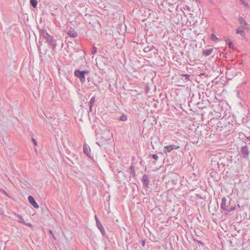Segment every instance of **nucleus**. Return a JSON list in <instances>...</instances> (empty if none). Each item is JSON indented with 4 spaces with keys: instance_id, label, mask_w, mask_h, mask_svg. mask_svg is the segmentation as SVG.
Listing matches in <instances>:
<instances>
[{
    "instance_id": "nucleus-1",
    "label": "nucleus",
    "mask_w": 250,
    "mask_h": 250,
    "mask_svg": "<svg viewBox=\"0 0 250 250\" xmlns=\"http://www.w3.org/2000/svg\"><path fill=\"white\" fill-rule=\"evenodd\" d=\"M220 208L224 211L230 212L235 209V204L229 197L222 198Z\"/></svg>"
},
{
    "instance_id": "nucleus-2",
    "label": "nucleus",
    "mask_w": 250,
    "mask_h": 250,
    "mask_svg": "<svg viewBox=\"0 0 250 250\" xmlns=\"http://www.w3.org/2000/svg\"><path fill=\"white\" fill-rule=\"evenodd\" d=\"M88 73V71L86 70H80L76 69L74 71V75L76 77L79 79L80 82L82 83H84L85 82V75Z\"/></svg>"
},
{
    "instance_id": "nucleus-3",
    "label": "nucleus",
    "mask_w": 250,
    "mask_h": 250,
    "mask_svg": "<svg viewBox=\"0 0 250 250\" xmlns=\"http://www.w3.org/2000/svg\"><path fill=\"white\" fill-rule=\"evenodd\" d=\"M45 41L46 42L48 43L49 45L51 47L52 51L56 52V46L57 44L56 41L53 37L49 36Z\"/></svg>"
},
{
    "instance_id": "nucleus-4",
    "label": "nucleus",
    "mask_w": 250,
    "mask_h": 250,
    "mask_svg": "<svg viewBox=\"0 0 250 250\" xmlns=\"http://www.w3.org/2000/svg\"><path fill=\"white\" fill-rule=\"evenodd\" d=\"M215 120L217 121V123H216L217 127V128H220V131L222 130L221 128H223L224 126L225 127H227L228 124L229 125V122H225L226 121L225 119L223 118L221 120V121H218L217 120Z\"/></svg>"
},
{
    "instance_id": "nucleus-5",
    "label": "nucleus",
    "mask_w": 250,
    "mask_h": 250,
    "mask_svg": "<svg viewBox=\"0 0 250 250\" xmlns=\"http://www.w3.org/2000/svg\"><path fill=\"white\" fill-rule=\"evenodd\" d=\"M247 29H248V27H246L243 25H241L240 27L236 29V33L237 34H240L242 37H244L246 35L244 30Z\"/></svg>"
},
{
    "instance_id": "nucleus-6",
    "label": "nucleus",
    "mask_w": 250,
    "mask_h": 250,
    "mask_svg": "<svg viewBox=\"0 0 250 250\" xmlns=\"http://www.w3.org/2000/svg\"><path fill=\"white\" fill-rule=\"evenodd\" d=\"M241 154L245 158H248L249 157V149L247 146H245L241 147Z\"/></svg>"
},
{
    "instance_id": "nucleus-7",
    "label": "nucleus",
    "mask_w": 250,
    "mask_h": 250,
    "mask_svg": "<svg viewBox=\"0 0 250 250\" xmlns=\"http://www.w3.org/2000/svg\"><path fill=\"white\" fill-rule=\"evenodd\" d=\"M142 181L143 183V187L145 188H148L150 182L147 175L144 174L142 177Z\"/></svg>"
},
{
    "instance_id": "nucleus-8",
    "label": "nucleus",
    "mask_w": 250,
    "mask_h": 250,
    "mask_svg": "<svg viewBox=\"0 0 250 250\" xmlns=\"http://www.w3.org/2000/svg\"><path fill=\"white\" fill-rule=\"evenodd\" d=\"M28 201H29V202L30 203V204L31 205H32L35 208H39V206L38 205V204L37 203V202H36L35 199L34 198V197L33 196H32L31 195H29L28 197Z\"/></svg>"
},
{
    "instance_id": "nucleus-9",
    "label": "nucleus",
    "mask_w": 250,
    "mask_h": 250,
    "mask_svg": "<svg viewBox=\"0 0 250 250\" xmlns=\"http://www.w3.org/2000/svg\"><path fill=\"white\" fill-rule=\"evenodd\" d=\"M40 36L45 40L50 36L45 29H42L39 30Z\"/></svg>"
},
{
    "instance_id": "nucleus-10",
    "label": "nucleus",
    "mask_w": 250,
    "mask_h": 250,
    "mask_svg": "<svg viewBox=\"0 0 250 250\" xmlns=\"http://www.w3.org/2000/svg\"><path fill=\"white\" fill-rule=\"evenodd\" d=\"M96 225H97V227L98 228V229L101 231L102 235L104 237H106L105 231L103 225H102L101 222L98 221V223L96 224Z\"/></svg>"
},
{
    "instance_id": "nucleus-11",
    "label": "nucleus",
    "mask_w": 250,
    "mask_h": 250,
    "mask_svg": "<svg viewBox=\"0 0 250 250\" xmlns=\"http://www.w3.org/2000/svg\"><path fill=\"white\" fill-rule=\"evenodd\" d=\"M238 20L239 23L241 24V25H243L246 27H248V28H249V24L247 22L246 20L243 17H239L238 18Z\"/></svg>"
},
{
    "instance_id": "nucleus-12",
    "label": "nucleus",
    "mask_w": 250,
    "mask_h": 250,
    "mask_svg": "<svg viewBox=\"0 0 250 250\" xmlns=\"http://www.w3.org/2000/svg\"><path fill=\"white\" fill-rule=\"evenodd\" d=\"M83 150L84 153L88 157H90V153H89V151L90 150V148L88 146L85 144L83 145Z\"/></svg>"
},
{
    "instance_id": "nucleus-13",
    "label": "nucleus",
    "mask_w": 250,
    "mask_h": 250,
    "mask_svg": "<svg viewBox=\"0 0 250 250\" xmlns=\"http://www.w3.org/2000/svg\"><path fill=\"white\" fill-rule=\"evenodd\" d=\"M67 34L72 38H76L78 36L77 32L73 29L68 30Z\"/></svg>"
},
{
    "instance_id": "nucleus-14",
    "label": "nucleus",
    "mask_w": 250,
    "mask_h": 250,
    "mask_svg": "<svg viewBox=\"0 0 250 250\" xmlns=\"http://www.w3.org/2000/svg\"><path fill=\"white\" fill-rule=\"evenodd\" d=\"M213 51V48H208L203 51V55L205 56H208L210 55Z\"/></svg>"
},
{
    "instance_id": "nucleus-15",
    "label": "nucleus",
    "mask_w": 250,
    "mask_h": 250,
    "mask_svg": "<svg viewBox=\"0 0 250 250\" xmlns=\"http://www.w3.org/2000/svg\"><path fill=\"white\" fill-rule=\"evenodd\" d=\"M15 215L16 217H17V218H18L19 219V220L18 221V222L19 223H22V224H25V222L24 221L23 218L21 215H20L19 214L15 213Z\"/></svg>"
},
{
    "instance_id": "nucleus-16",
    "label": "nucleus",
    "mask_w": 250,
    "mask_h": 250,
    "mask_svg": "<svg viewBox=\"0 0 250 250\" xmlns=\"http://www.w3.org/2000/svg\"><path fill=\"white\" fill-rule=\"evenodd\" d=\"M172 150L171 145L167 146L164 147V152L167 153L169 152Z\"/></svg>"
},
{
    "instance_id": "nucleus-17",
    "label": "nucleus",
    "mask_w": 250,
    "mask_h": 250,
    "mask_svg": "<svg viewBox=\"0 0 250 250\" xmlns=\"http://www.w3.org/2000/svg\"><path fill=\"white\" fill-rule=\"evenodd\" d=\"M181 76L184 78L183 80L187 82L189 80V77L190 75L187 74H183L181 75Z\"/></svg>"
},
{
    "instance_id": "nucleus-18",
    "label": "nucleus",
    "mask_w": 250,
    "mask_h": 250,
    "mask_svg": "<svg viewBox=\"0 0 250 250\" xmlns=\"http://www.w3.org/2000/svg\"><path fill=\"white\" fill-rule=\"evenodd\" d=\"M37 4L38 1L37 0H30V4L33 7L36 8Z\"/></svg>"
},
{
    "instance_id": "nucleus-19",
    "label": "nucleus",
    "mask_w": 250,
    "mask_h": 250,
    "mask_svg": "<svg viewBox=\"0 0 250 250\" xmlns=\"http://www.w3.org/2000/svg\"><path fill=\"white\" fill-rule=\"evenodd\" d=\"M228 45L230 49H233L234 45H233V42L230 40H229V39L228 40Z\"/></svg>"
},
{
    "instance_id": "nucleus-20",
    "label": "nucleus",
    "mask_w": 250,
    "mask_h": 250,
    "mask_svg": "<svg viewBox=\"0 0 250 250\" xmlns=\"http://www.w3.org/2000/svg\"><path fill=\"white\" fill-rule=\"evenodd\" d=\"M127 117L125 114L122 115L119 118V120L121 121H125L127 120Z\"/></svg>"
},
{
    "instance_id": "nucleus-21",
    "label": "nucleus",
    "mask_w": 250,
    "mask_h": 250,
    "mask_svg": "<svg viewBox=\"0 0 250 250\" xmlns=\"http://www.w3.org/2000/svg\"><path fill=\"white\" fill-rule=\"evenodd\" d=\"M95 96H93V97L91 98V99H90V101H89V104L90 105L93 106L94 104V103H95Z\"/></svg>"
},
{
    "instance_id": "nucleus-22",
    "label": "nucleus",
    "mask_w": 250,
    "mask_h": 250,
    "mask_svg": "<svg viewBox=\"0 0 250 250\" xmlns=\"http://www.w3.org/2000/svg\"><path fill=\"white\" fill-rule=\"evenodd\" d=\"M151 157L152 158L154 159L156 161H157L159 158L158 156L156 154H151ZM156 162H154V164H155Z\"/></svg>"
},
{
    "instance_id": "nucleus-23",
    "label": "nucleus",
    "mask_w": 250,
    "mask_h": 250,
    "mask_svg": "<svg viewBox=\"0 0 250 250\" xmlns=\"http://www.w3.org/2000/svg\"><path fill=\"white\" fill-rule=\"evenodd\" d=\"M210 39L212 41H216L218 39V38H217V37L214 34H212L211 35Z\"/></svg>"
},
{
    "instance_id": "nucleus-24",
    "label": "nucleus",
    "mask_w": 250,
    "mask_h": 250,
    "mask_svg": "<svg viewBox=\"0 0 250 250\" xmlns=\"http://www.w3.org/2000/svg\"><path fill=\"white\" fill-rule=\"evenodd\" d=\"M242 5H244L246 7H249V5L248 3L245 2L244 0H239Z\"/></svg>"
},
{
    "instance_id": "nucleus-25",
    "label": "nucleus",
    "mask_w": 250,
    "mask_h": 250,
    "mask_svg": "<svg viewBox=\"0 0 250 250\" xmlns=\"http://www.w3.org/2000/svg\"><path fill=\"white\" fill-rule=\"evenodd\" d=\"M193 241L197 242L198 243H199L202 246H204V243L203 242L201 241L198 240H197L196 239H194Z\"/></svg>"
},
{
    "instance_id": "nucleus-26",
    "label": "nucleus",
    "mask_w": 250,
    "mask_h": 250,
    "mask_svg": "<svg viewBox=\"0 0 250 250\" xmlns=\"http://www.w3.org/2000/svg\"><path fill=\"white\" fill-rule=\"evenodd\" d=\"M152 48H150V47L149 46H147V47H146L144 48V51L145 52H148L149 51H150L151 50Z\"/></svg>"
},
{
    "instance_id": "nucleus-27",
    "label": "nucleus",
    "mask_w": 250,
    "mask_h": 250,
    "mask_svg": "<svg viewBox=\"0 0 250 250\" xmlns=\"http://www.w3.org/2000/svg\"><path fill=\"white\" fill-rule=\"evenodd\" d=\"M171 149L173 150V149H177L178 148H179L180 146H176V145H171Z\"/></svg>"
},
{
    "instance_id": "nucleus-28",
    "label": "nucleus",
    "mask_w": 250,
    "mask_h": 250,
    "mask_svg": "<svg viewBox=\"0 0 250 250\" xmlns=\"http://www.w3.org/2000/svg\"><path fill=\"white\" fill-rule=\"evenodd\" d=\"M0 191L2 193H3L4 195H5L6 196H8V194H7V192L3 189L0 188Z\"/></svg>"
},
{
    "instance_id": "nucleus-29",
    "label": "nucleus",
    "mask_w": 250,
    "mask_h": 250,
    "mask_svg": "<svg viewBox=\"0 0 250 250\" xmlns=\"http://www.w3.org/2000/svg\"><path fill=\"white\" fill-rule=\"evenodd\" d=\"M49 233L51 234V235L52 236L54 240H56V237H55V235H54V234L53 233V231H52L51 230H50H50H49Z\"/></svg>"
},
{
    "instance_id": "nucleus-30",
    "label": "nucleus",
    "mask_w": 250,
    "mask_h": 250,
    "mask_svg": "<svg viewBox=\"0 0 250 250\" xmlns=\"http://www.w3.org/2000/svg\"><path fill=\"white\" fill-rule=\"evenodd\" d=\"M197 106L199 108H203V106H202V104L200 103L199 102H198L197 104Z\"/></svg>"
},
{
    "instance_id": "nucleus-31",
    "label": "nucleus",
    "mask_w": 250,
    "mask_h": 250,
    "mask_svg": "<svg viewBox=\"0 0 250 250\" xmlns=\"http://www.w3.org/2000/svg\"><path fill=\"white\" fill-rule=\"evenodd\" d=\"M130 175L132 177H135L136 176L135 170L130 171Z\"/></svg>"
},
{
    "instance_id": "nucleus-32",
    "label": "nucleus",
    "mask_w": 250,
    "mask_h": 250,
    "mask_svg": "<svg viewBox=\"0 0 250 250\" xmlns=\"http://www.w3.org/2000/svg\"><path fill=\"white\" fill-rule=\"evenodd\" d=\"M141 243V244L144 247L145 246V244H146V241L145 239H142L140 241Z\"/></svg>"
},
{
    "instance_id": "nucleus-33",
    "label": "nucleus",
    "mask_w": 250,
    "mask_h": 250,
    "mask_svg": "<svg viewBox=\"0 0 250 250\" xmlns=\"http://www.w3.org/2000/svg\"><path fill=\"white\" fill-rule=\"evenodd\" d=\"M32 142H33L34 145L35 146H37V142L36 141V140L34 138H32Z\"/></svg>"
},
{
    "instance_id": "nucleus-34",
    "label": "nucleus",
    "mask_w": 250,
    "mask_h": 250,
    "mask_svg": "<svg viewBox=\"0 0 250 250\" xmlns=\"http://www.w3.org/2000/svg\"><path fill=\"white\" fill-rule=\"evenodd\" d=\"M129 169H130V171H131V170H134V166H133V165H132L130 167Z\"/></svg>"
},
{
    "instance_id": "nucleus-35",
    "label": "nucleus",
    "mask_w": 250,
    "mask_h": 250,
    "mask_svg": "<svg viewBox=\"0 0 250 250\" xmlns=\"http://www.w3.org/2000/svg\"><path fill=\"white\" fill-rule=\"evenodd\" d=\"M95 220L96 222V224H97L98 223V221H100V220H99V219L98 218V217L96 215H95Z\"/></svg>"
},
{
    "instance_id": "nucleus-36",
    "label": "nucleus",
    "mask_w": 250,
    "mask_h": 250,
    "mask_svg": "<svg viewBox=\"0 0 250 250\" xmlns=\"http://www.w3.org/2000/svg\"><path fill=\"white\" fill-rule=\"evenodd\" d=\"M93 50L92 51V54L95 53L96 52V48L95 47H94Z\"/></svg>"
},
{
    "instance_id": "nucleus-37",
    "label": "nucleus",
    "mask_w": 250,
    "mask_h": 250,
    "mask_svg": "<svg viewBox=\"0 0 250 250\" xmlns=\"http://www.w3.org/2000/svg\"><path fill=\"white\" fill-rule=\"evenodd\" d=\"M24 225L28 226V227H31L32 226L31 224L30 223H25V224H24Z\"/></svg>"
},
{
    "instance_id": "nucleus-38",
    "label": "nucleus",
    "mask_w": 250,
    "mask_h": 250,
    "mask_svg": "<svg viewBox=\"0 0 250 250\" xmlns=\"http://www.w3.org/2000/svg\"><path fill=\"white\" fill-rule=\"evenodd\" d=\"M92 107H93V106H92V105H89V111H91H91H92Z\"/></svg>"
},
{
    "instance_id": "nucleus-39",
    "label": "nucleus",
    "mask_w": 250,
    "mask_h": 250,
    "mask_svg": "<svg viewBox=\"0 0 250 250\" xmlns=\"http://www.w3.org/2000/svg\"><path fill=\"white\" fill-rule=\"evenodd\" d=\"M229 173L228 171H226L225 172V175L227 176V177L229 176Z\"/></svg>"
},
{
    "instance_id": "nucleus-40",
    "label": "nucleus",
    "mask_w": 250,
    "mask_h": 250,
    "mask_svg": "<svg viewBox=\"0 0 250 250\" xmlns=\"http://www.w3.org/2000/svg\"><path fill=\"white\" fill-rule=\"evenodd\" d=\"M214 119H213L212 120H210V123H211V122H212V121H214Z\"/></svg>"
},
{
    "instance_id": "nucleus-41",
    "label": "nucleus",
    "mask_w": 250,
    "mask_h": 250,
    "mask_svg": "<svg viewBox=\"0 0 250 250\" xmlns=\"http://www.w3.org/2000/svg\"><path fill=\"white\" fill-rule=\"evenodd\" d=\"M40 50H41V49H40V48H39V51L40 52Z\"/></svg>"
},
{
    "instance_id": "nucleus-42",
    "label": "nucleus",
    "mask_w": 250,
    "mask_h": 250,
    "mask_svg": "<svg viewBox=\"0 0 250 250\" xmlns=\"http://www.w3.org/2000/svg\"><path fill=\"white\" fill-rule=\"evenodd\" d=\"M97 144L98 145V146H100V144H98V143H97Z\"/></svg>"
}]
</instances>
